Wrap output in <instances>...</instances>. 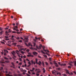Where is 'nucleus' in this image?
<instances>
[{"mask_svg": "<svg viewBox=\"0 0 76 76\" xmlns=\"http://www.w3.org/2000/svg\"><path fill=\"white\" fill-rule=\"evenodd\" d=\"M53 74H55V73H56L57 75H59V76H61V73L60 72H58V71L56 70H54L53 72H52Z\"/></svg>", "mask_w": 76, "mask_h": 76, "instance_id": "f257e3e1", "label": "nucleus"}, {"mask_svg": "<svg viewBox=\"0 0 76 76\" xmlns=\"http://www.w3.org/2000/svg\"><path fill=\"white\" fill-rule=\"evenodd\" d=\"M36 47L37 49H41V47H42V45H40L39 46V47H38V46H37Z\"/></svg>", "mask_w": 76, "mask_h": 76, "instance_id": "f03ea898", "label": "nucleus"}, {"mask_svg": "<svg viewBox=\"0 0 76 76\" xmlns=\"http://www.w3.org/2000/svg\"><path fill=\"white\" fill-rule=\"evenodd\" d=\"M56 61H53V64L55 65V66L56 67H58V65L57 63H56Z\"/></svg>", "mask_w": 76, "mask_h": 76, "instance_id": "7ed1b4c3", "label": "nucleus"}, {"mask_svg": "<svg viewBox=\"0 0 76 76\" xmlns=\"http://www.w3.org/2000/svg\"><path fill=\"white\" fill-rule=\"evenodd\" d=\"M42 48L43 49V51H44L45 52H48V50H46L44 49H45V46H42Z\"/></svg>", "mask_w": 76, "mask_h": 76, "instance_id": "20e7f679", "label": "nucleus"}, {"mask_svg": "<svg viewBox=\"0 0 76 76\" xmlns=\"http://www.w3.org/2000/svg\"><path fill=\"white\" fill-rule=\"evenodd\" d=\"M66 74H69V75H70V73H69V70L67 69H66Z\"/></svg>", "mask_w": 76, "mask_h": 76, "instance_id": "39448f33", "label": "nucleus"}, {"mask_svg": "<svg viewBox=\"0 0 76 76\" xmlns=\"http://www.w3.org/2000/svg\"><path fill=\"white\" fill-rule=\"evenodd\" d=\"M33 54L35 56H37V54H38V53H37V52H33Z\"/></svg>", "mask_w": 76, "mask_h": 76, "instance_id": "423d86ee", "label": "nucleus"}, {"mask_svg": "<svg viewBox=\"0 0 76 76\" xmlns=\"http://www.w3.org/2000/svg\"><path fill=\"white\" fill-rule=\"evenodd\" d=\"M48 59L49 61L48 62H50V61H52V58L50 57Z\"/></svg>", "mask_w": 76, "mask_h": 76, "instance_id": "0eeeda50", "label": "nucleus"}, {"mask_svg": "<svg viewBox=\"0 0 76 76\" xmlns=\"http://www.w3.org/2000/svg\"><path fill=\"white\" fill-rule=\"evenodd\" d=\"M4 32V31H1L0 32V35H2V34H3V33Z\"/></svg>", "mask_w": 76, "mask_h": 76, "instance_id": "6e6552de", "label": "nucleus"}, {"mask_svg": "<svg viewBox=\"0 0 76 76\" xmlns=\"http://www.w3.org/2000/svg\"><path fill=\"white\" fill-rule=\"evenodd\" d=\"M60 66H66V64H60Z\"/></svg>", "mask_w": 76, "mask_h": 76, "instance_id": "1a4fd4ad", "label": "nucleus"}, {"mask_svg": "<svg viewBox=\"0 0 76 76\" xmlns=\"http://www.w3.org/2000/svg\"><path fill=\"white\" fill-rule=\"evenodd\" d=\"M38 64L39 65V66H41V64H42V63L40 61H39V62L38 63Z\"/></svg>", "mask_w": 76, "mask_h": 76, "instance_id": "9d476101", "label": "nucleus"}, {"mask_svg": "<svg viewBox=\"0 0 76 76\" xmlns=\"http://www.w3.org/2000/svg\"><path fill=\"white\" fill-rule=\"evenodd\" d=\"M49 53H50L49 50H48V56L49 57H50L51 56V55H50V54Z\"/></svg>", "mask_w": 76, "mask_h": 76, "instance_id": "9b49d317", "label": "nucleus"}, {"mask_svg": "<svg viewBox=\"0 0 76 76\" xmlns=\"http://www.w3.org/2000/svg\"><path fill=\"white\" fill-rule=\"evenodd\" d=\"M35 62H36V64H38V59H37V58H36V61H35Z\"/></svg>", "mask_w": 76, "mask_h": 76, "instance_id": "f8f14e48", "label": "nucleus"}, {"mask_svg": "<svg viewBox=\"0 0 76 76\" xmlns=\"http://www.w3.org/2000/svg\"><path fill=\"white\" fill-rule=\"evenodd\" d=\"M35 39H37V40L39 39V41H40V38L39 37L37 38V37H35Z\"/></svg>", "mask_w": 76, "mask_h": 76, "instance_id": "ddd939ff", "label": "nucleus"}, {"mask_svg": "<svg viewBox=\"0 0 76 76\" xmlns=\"http://www.w3.org/2000/svg\"><path fill=\"white\" fill-rule=\"evenodd\" d=\"M28 46H31V47H32V45L31 44V43H28Z\"/></svg>", "mask_w": 76, "mask_h": 76, "instance_id": "4468645a", "label": "nucleus"}, {"mask_svg": "<svg viewBox=\"0 0 76 76\" xmlns=\"http://www.w3.org/2000/svg\"><path fill=\"white\" fill-rule=\"evenodd\" d=\"M17 76H23V75H22V74H18L17 75Z\"/></svg>", "mask_w": 76, "mask_h": 76, "instance_id": "2eb2a0df", "label": "nucleus"}, {"mask_svg": "<svg viewBox=\"0 0 76 76\" xmlns=\"http://www.w3.org/2000/svg\"><path fill=\"white\" fill-rule=\"evenodd\" d=\"M20 70L21 72H23L24 71V70H23V68H21L20 69Z\"/></svg>", "mask_w": 76, "mask_h": 76, "instance_id": "dca6fc26", "label": "nucleus"}, {"mask_svg": "<svg viewBox=\"0 0 76 76\" xmlns=\"http://www.w3.org/2000/svg\"><path fill=\"white\" fill-rule=\"evenodd\" d=\"M42 69L43 70V73H45V68H43Z\"/></svg>", "mask_w": 76, "mask_h": 76, "instance_id": "f3484780", "label": "nucleus"}, {"mask_svg": "<svg viewBox=\"0 0 76 76\" xmlns=\"http://www.w3.org/2000/svg\"><path fill=\"white\" fill-rule=\"evenodd\" d=\"M16 53L17 54H18L19 53H20V52H19V51H18V50H16Z\"/></svg>", "mask_w": 76, "mask_h": 76, "instance_id": "a211bd4d", "label": "nucleus"}, {"mask_svg": "<svg viewBox=\"0 0 76 76\" xmlns=\"http://www.w3.org/2000/svg\"><path fill=\"white\" fill-rule=\"evenodd\" d=\"M49 63L50 65H53V64L52 63L51 61H50Z\"/></svg>", "mask_w": 76, "mask_h": 76, "instance_id": "6ab92c4d", "label": "nucleus"}, {"mask_svg": "<svg viewBox=\"0 0 76 76\" xmlns=\"http://www.w3.org/2000/svg\"><path fill=\"white\" fill-rule=\"evenodd\" d=\"M68 64H69V65L71 67H72L73 66V65H72V64H70V63H68Z\"/></svg>", "mask_w": 76, "mask_h": 76, "instance_id": "aec40b11", "label": "nucleus"}, {"mask_svg": "<svg viewBox=\"0 0 76 76\" xmlns=\"http://www.w3.org/2000/svg\"><path fill=\"white\" fill-rule=\"evenodd\" d=\"M74 65L75 66H76V61H75V62H74Z\"/></svg>", "mask_w": 76, "mask_h": 76, "instance_id": "412c9836", "label": "nucleus"}, {"mask_svg": "<svg viewBox=\"0 0 76 76\" xmlns=\"http://www.w3.org/2000/svg\"><path fill=\"white\" fill-rule=\"evenodd\" d=\"M4 59H5V60H9V58H7L6 57H4Z\"/></svg>", "mask_w": 76, "mask_h": 76, "instance_id": "4be33fe9", "label": "nucleus"}, {"mask_svg": "<svg viewBox=\"0 0 76 76\" xmlns=\"http://www.w3.org/2000/svg\"><path fill=\"white\" fill-rule=\"evenodd\" d=\"M3 28L0 27V31H2V30H3Z\"/></svg>", "mask_w": 76, "mask_h": 76, "instance_id": "5701e85b", "label": "nucleus"}, {"mask_svg": "<svg viewBox=\"0 0 76 76\" xmlns=\"http://www.w3.org/2000/svg\"><path fill=\"white\" fill-rule=\"evenodd\" d=\"M11 64L13 66H15V64H14V63L13 62H12Z\"/></svg>", "mask_w": 76, "mask_h": 76, "instance_id": "b1692460", "label": "nucleus"}, {"mask_svg": "<svg viewBox=\"0 0 76 76\" xmlns=\"http://www.w3.org/2000/svg\"><path fill=\"white\" fill-rule=\"evenodd\" d=\"M42 63L43 66H44V62L42 61Z\"/></svg>", "mask_w": 76, "mask_h": 76, "instance_id": "393cba45", "label": "nucleus"}, {"mask_svg": "<svg viewBox=\"0 0 76 76\" xmlns=\"http://www.w3.org/2000/svg\"><path fill=\"white\" fill-rule=\"evenodd\" d=\"M16 39L18 40L20 39V38L19 37H18L17 38H16Z\"/></svg>", "mask_w": 76, "mask_h": 76, "instance_id": "a878e982", "label": "nucleus"}, {"mask_svg": "<svg viewBox=\"0 0 76 76\" xmlns=\"http://www.w3.org/2000/svg\"><path fill=\"white\" fill-rule=\"evenodd\" d=\"M5 62L6 63H9L10 62V61H6Z\"/></svg>", "mask_w": 76, "mask_h": 76, "instance_id": "bb28decb", "label": "nucleus"}, {"mask_svg": "<svg viewBox=\"0 0 76 76\" xmlns=\"http://www.w3.org/2000/svg\"><path fill=\"white\" fill-rule=\"evenodd\" d=\"M8 31L10 33V32H12V31H11V30H10V29H9Z\"/></svg>", "mask_w": 76, "mask_h": 76, "instance_id": "cd10ccee", "label": "nucleus"}, {"mask_svg": "<svg viewBox=\"0 0 76 76\" xmlns=\"http://www.w3.org/2000/svg\"><path fill=\"white\" fill-rule=\"evenodd\" d=\"M9 31H6L5 32V34H9Z\"/></svg>", "mask_w": 76, "mask_h": 76, "instance_id": "c85d7f7f", "label": "nucleus"}, {"mask_svg": "<svg viewBox=\"0 0 76 76\" xmlns=\"http://www.w3.org/2000/svg\"><path fill=\"white\" fill-rule=\"evenodd\" d=\"M31 64H33V62H34V61H33V60H31Z\"/></svg>", "mask_w": 76, "mask_h": 76, "instance_id": "c756f323", "label": "nucleus"}, {"mask_svg": "<svg viewBox=\"0 0 76 76\" xmlns=\"http://www.w3.org/2000/svg\"><path fill=\"white\" fill-rule=\"evenodd\" d=\"M72 67L71 66H68V68H69V69H71V68H72Z\"/></svg>", "mask_w": 76, "mask_h": 76, "instance_id": "7c9ffc66", "label": "nucleus"}, {"mask_svg": "<svg viewBox=\"0 0 76 76\" xmlns=\"http://www.w3.org/2000/svg\"><path fill=\"white\" fill-rule=\"evenodd\" d=\"M44 56L46 58H47V56L46 55H44Z\"/></svg>", "mask_w": 76, "mask_h": 76, "instance_id": "2f4dec72", "label": "nucleus"}, {"mask_svg": "<svg viewBox=\"0 0 76 76\" xmlns=\"http://www.w3.org/2000/svg\"><path fill=\"white\" fill-rule=\"evenodd\" d=\"M28 64H29V65H31V61H29L28 62Z\"/></svg>", "mask_w": 76, "mask_h": 76, "instance_id": "473e14b6", "label": "nucleus"}, {"mask_svg": "<svg viewBox=\"0 0 76 76\" xmlns=\"http://www.w3.org/2000/svg\"><path fill=\"white\" fill-rule=\"evenodd\" d=\"M36 75L37 76H39V74L38 73H36Z\"/></svg>", "mask_w": 76, "mask_h": 76, "instance_id": "72a5a7b5", "label": "nucleus"}, {"mask_svg": "<svg viewBox=\"0 0 76 76\" xmlns=\"http://www.w3.org/2000/svg\"><path fill=\"white\" fill-rule=\"evenodd\" d=\"M22 64V62H20V63H19L18 65H21V64Z\"/></svg>", "mask_w": 76, "mask_h": 76, "instance_id": "f704fd0d", "label": "nucleus"}, {"mask_svg": "<svg viewBox=\"0 0 76 76\" xmlns=\"http://www.w3.org/2000/svg\"><path fill=\"white\" fill-rule=\"evenodd\" d=\"M30 49H31V50H34V48H33L32 47L29 48Z\"/></svg>", "mask_w": 76, "mask_h": 76, "instance_id": "c9c22d12", "label": "nucleus"}, {"mask_svg": "<svg viewBox=\"0 0 76 76\" xmlns=\"http://www.w3.org/2000/svg\"><path fill=\"white\" fill-rule=\"evenodd\" d=\"M25 39H26V40H27V42H28V38L26 37H25Z\"/></svg>", "mask_w": 76, "mask_h": 76, "instance_id": "e433bc0d", "label": "nucleus"}, {"mask_svg": "<svg viewBox=\"0 0 76 76\" xmlns=\"http://www.w3.org/2000/svg\"><path fill=\"white\" fill-rule=\"evenodd\" d=\"M10 39H12V40H13V41H15V39L13 38H11Z\"/></svg>", "mask_w": 76, "mask_h": 76, "instance_id": "4c0bfd02", "label": "nucleus"}, {"mask_svg": "<svg viewBox=\"0 0 76 76\" xmlns=\"http://www.w3.org/2000/svg\"><path fill=\"white\" fill-rule=\"evenodd\" d=\"M62 75H63V76H67V75L66 74H62Z\"/></svg>", "mask_w": 76, "mask_h": 76, "instance_id": "58836bf2", "label": "nucleus"}, {"mask_svg": "<svg viewBox=\"0 0 76 76\" xmlns=\"http://www.w3.org/2000/svg\"><path fill=\"white\" fill-rule=\"evenodd\" d=\"M19 60H20V61H22V59L20 58H19Z\"/></svg>", "mask_w": 76, "mask_h": 76, "instance_id": "ea45409f", "label": "nucleus"}, {"mask_svg": "<svg viewBox=\"0 0 76 76\" xmlns=\"http://www.w3.org/2000/svg\"><path fill=\"white\" fill-rule=\"evenodd\" d=\"M7 50H6V49H5L4 50V52L6 53V52H7Z\"/></svg>", "mask_w": 76, "mask_h": 76, "instance_id": "a19ab883", "label": "nucleus"}, {"mask_svg": "<svg viewBox=\"0 0 76 76\" xmlns=\"http://www.w3.org/2000/svg\"><path fill=\"white\" fill-rule=\"evenodd\" d=\"M30 71H31L32 72H34V70H31V69H30Z\"/></svg>", "mask_w": 76, "mask_h": 76, "instance_id": "79ce46f5", "label": "nucleus"}, {"mask_svg": "<svg viewBox=\"0 0 76 76\" xmlns=\"http://www.w3.org/2000/svg\"><path fill=\"white\" fill-rule=\"evenodd\" d=\"M16 43H12V45H16Z\"/></svg>", "mask_w": 76, "mask_h": 76, "instance_id": "37998d69", "label": "nucleus"}, {"mask_svg": "<svg viewBox=\"0 0 76 76\" xmlns=\"http://www.w3.org/2000/svg\"><path fill=\"white\" fill-rule=\"evenodd\" d=\"M32 56V57H33V55H27V56H28V57H29L30 56Z\"/></svg>", "mask_w": 76, "mask_h": 76, "instance_id": "c03bdc74", "label": "nucleus"}, {"mask_svg": "<svg viewBox=\"0 0 76 76\" xmlns=\"http://www.w3.org/2000/svg\"><path fill=\"white\" fill-rule=\"evenodd\" d=\"M23 61H24V63L25 64H26V61H25V59H24Z\"/></svg>", "mask_w": 76, "mask_h": 76, "instance_id": "a18cd8bd", "label": "nucleus"}, {"mask_svg": "<svg viewBox=\"0 0 76 76\" xmlns=\"http://www.w3.org/2000/svg\"><path fill=\"white\" fill-rule=\"evenodd\" d=\"M1 42V44H5V43H4V42Z\"/></svg>", "mask_w": 76, "mask_h": 76, "instance_id": "49530a36", "label": "nucleus"}, {"mask_svg": "<svg viewBox=\"0 0 76 76\" xmlns=\"http://www.w3.org/2000/svg\"><path fill=\"white\" fill-rule=\"evenodd\" d=\"M26 51H27V52H29V49H27L26 50Z\"/></svg>", "mask_w": 76, "mask_h": 76, "instance_id": "de8ad7c7", "label": "nucleus"}, {"mask_svg": "<svg viewBox=\"0 0 76 76\" xmlns=\"http://www.w3.org/2000/svg\"><path fill=\"white\" fill-rule=\"evenodd\" d=\"M36 45V44H35V43H34V47H35V45Z\"/></svg>", "mask_w": 76, "mask_h": 76, "instance_id": "09e8293b", "label": "nucleus"}, {"mask_svg": "<svg viewBox=\"0 0 76 76\" xmlns=\"http://www.w3.org/2000/svg\"><path fill=\"white\" fill-rule=\"evenodd\" d=\"M21 53H22V54H24V52L23 51H21L20 52Z\"/></svg>", "mask_w": 76, "mask_h": 76, "instance_id": "8fccbe9b", "label": "nucleus"}, {"mask_svg": "<svg viewBox=\"0 0 76 76\" xmlns=\"http://www.w3.org/2000/svg\"><path fill=\"white\" fill-rule=\"evenodd\" d=\"M41 52H42V53L43 54H45V53H44V51H43L42 50V51H41Z\"/></svg>", "mask_w": 76, "mask_h": 76, "instance_id": "3c124183", "label": "nucleus"}, {"mask_svg": "<svg viewBox=\"0 0 76 76\" xmlns=\"http://www.w3.org/2000/svg\"><path fill=\"white\" fill-rule=\"evenodd\" d=\"M18 42H22V40H19Z\"/></svg>", "mask_w": 76, "mask_h": 76, "instance_id": "603ef678", "label": "nucleus"}, {"mask_svg": "<svg viewBox=\"0 0 76 76\" xmlns=\"http://www.w3.org/2000/svg\"><path fill=\"white\" fill-rule=\"evenodd\" d=\"M70 75H73V73L72 72H71V73H70Z\"/></svg>", "mask_w": 76, "mask_h": 76, "instance_id": "864d4df0", "label": "nucleus"}, {"mask_svg": "<svg viewBox=\"0 0 76 76\" xmlns=\"http://www.w3.org/2000/svg\"><path fill=\"white\" fill-rule=\"evenodd\" d=\"M12 33H16V32L15 31H13L12 32Z\"/></svg>", "mask_w": 76, "mask_h": 76, "instance_id": "5fc2aeb1", "label": "nucleus"}, {"mask_svg": "<svg viewBox=\"0 0 76 76\" xmlns=\"http://www.w3.org/2000/svg\"><path fill=\"white\" fill-rule=\"evenodd\" d=\"M26 60L27 61H29V60L28 59V58L26 59Z\"/></svg>", "mask_w": 76, "mask_h": 76, "instance_id": "6e6d98bb", "label": "nucleus"}, {"mask_svg": "<svg viewBox=\"0 0 76 76\" xmlns=\"http://www.w3.org/2000/svg\"><path fill=\"white\" fill-rule=\"evenodd\" d=\"M38 57L39 58H41V56H38Z\"/></svg>", "mask_w": 76, "mask_h": 76, "instance_id": "4d7b16f0", "label": "nucleus"}, {"mask_svg": "<svg viewBox=\"0 0 76 76\" xmlns=\"http://www.w3.org/2000/svg\"><path fill=\"white\" fill-rule=\"evenodd\" d=\"M13 29L14 31H16V28H14Z\"/></svg>", "mask_w": 76, "mask_h": 76, "instance_id": "13d9d810", "label": "nucleus"}, {"mask_svg": "<svg viewBox=\"0 0 76 76\" xmlns=\"http://www.w3.org/2000/svg\"><path fill=\"white\" fill-rule=\"evenodd\" d=\"M37 71V73H40L41 72V71Z\"/></svg>", "mask_w": 76, "mask_h": 76, "instance_id": "bf43d9fd", "label": "nucleus"}, {"mask_svg": "<svg viewBox=\"0 0 76 76\" xmlns=\"http://www.w3.org/2000/svg\"><path fill=\"white\" fill-rule=\"evenodd\" d=\"M41 70L39 69H37V71H40Z\"/></svg>", "mask_w": 76, "mask_h": 76, "instance_id": "052dcab7", "label": "nucleus"}, {"mask_svg": "<svg viewBox=\"0 0 76 76\" xmlns=\"http://www.w3.org/2000/svg\"><path fill=\"white\" fill-rule=\"evenodd\" d=\"M5 38H9V37L5 36Z\"/></svg>", "mask_w": 76, "mask_h": 76, "instance_id": "680f3d73", "label": "nucleus"}, {"mask_svg": "<svg viewBox=\"0 0 76 76\" xmlns=\"http://www.w3.org/2000/svg\"><path fill=\"white\" fill-rule=\"evenodd\" d=\"M73 73L75 74V75H76V71H74L73 72Z\"/></svg>", "mask_w": 76, "mask_h": 76, "instance_id": "e2e57ef3", "label": "nucleus"}, {"mask_svg": "<svg viewBox=\"0 0 76 76\" xmlns=\"http://www.w3.org/2000/svg\"><path fill=\"white\" fill-rule=\"evenodd\" d=\"M3 67H1V70H3Z\"/></svg>", "mask_w": 76, "mask_h": 76, "instance_id": "0e129e2a", "label": "nucleus"}, {"mask_svg": "<svg viewBox=\"0 0 76 76\" xmlns=\"http://www.w3.org/2000/svg\"><path fill=\"white\" fill-rule=\"evenodd\" d=\"M12 52V53H13V54L15 53V51H13Z\"/></svg>", "mask_w": 76, "mask_h": 76, "instance_id": "69168bd1", "label": "nucleus"}, {"mask_svg": "<svg viewBox=\"0 0 76 76\" xmlns=\"http://www.w3.org/2000/svg\"><path fill=\"white\" fill-rule=\"evenodd\" d=\"M33 64H35V61H33Z\"/></svg>", "mask_w": 76, "mask_h": 76, "instance_id": "338daca9", "label": "nucleus"}, {"mask_svg": "<svg viewBox=\"0 0 76 76\" xmlns=\"http://www.w3.org/2000/svg\"><path fill=\"white\" fill-rule=\"evenodd\" d=\"M28 73H29V74H31V72H30V71H28Z\"/></svg>", "mask_w": 76, "mask_h": 76, "instance_id": "774afa93", "label": "nucleus"}]
</instances>
